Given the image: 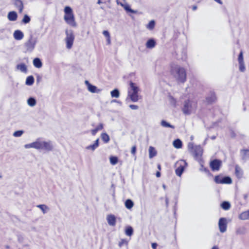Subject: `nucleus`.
<instances>
[{"mask_svg":"<svg viewBox=\"0 0 249 249\" xmlns=\"http://www.w3.org/2000/svg\"><path fill=\"white\" fill-rule=\"evenodd\" d=\"M128 241L125 239H122L119 242V247H122L124 245L127 246Z\"/></svg>","mask_w":249,"mask_h":249,"instance_id":"58836bf2","label":"nucleus"},{"mask_svg":"<svg viewBox=\"0 0 249 249\" xmlns=\"http://www.w3.org/2000/svg\"><path fill=\"white\" fill-rule=\"evenodd\" d=\"M170 102L173 106H176V101L172 96H169Z\"/></svg>","mask_w":249,"mask_h":249,"instance_id":"a18cd8bd","label":"nucleus"},{"mask_svg":"<svg viewBox=\"0 0 249 249\" xmlns=\"http://www.w3.org/2000/svg\"><path fill=\"white\" fill-rule=\"evenodd\" d=\"M36 43L37 38L34 37L32 35H31L28 40L24 44L26 51L32 52L34 50Z\"/></svg>","mask_w":249,"mask_h":249,"instance_id":"1a4fd4ad","label":"nucleus"},{"mask_svg":"<svg viewBox=\"0 0 249 249\" xmlns=\"http://www.w3.org/2000/svg\"><path fill=\"white\" fill-rule=\"evenodd\" d=\"M161 125L164 127L174 128V126L170 124L169 123H168V122L164 120H162L161 122Z\"/></svg>","mask_w":249,"mask_h":249,"instance_id":"c9c22d12","label":"nucleus"},{"mask_svg":"<svg viewBox=\"0 0 249 249\" xmlns=\"http://www.w3.org/2000/svg\"><path fill=\"white\" fill-rule=\"evenodd\" d=\"M216 100V96L215 93L213 92H210L209 95L206 97L207 102L211 104L214 102Z\"/></svg>","mask_w":249,"mask_h":249,"instance_id":"a211bd4d","label":"nucleus"},{"mask_svg":"<svg viewBox=\"0 0 249 249\" xmlns=\"http://www.w3.org/2000/svg\"><path fill=\"white\" fill-rule=\"evenodd\" d=\"M101 138H102V140H104V141L109 140V136L106 133H103V134H102Z\"/></svg>","mask_w":249,"mask_h":249,"instance_id":"c03bdc74","label":"nucleus"},{"mask_svg":"<svg viewBox=\"0 0 249 249\" xmlns=\"http://www.w3.org/2000/svg\"><path fill=\"white\" fill-rule=\"evenodd\" d=\"M109 160L110 162L112 165H115L118 161V158L115 156H111Z\"/></svg>","mask_w":249,"mask_h":249,"instance_id":"72a5a7b5","label":"nucleus"},{"mask_svg":"<svg viewBox=\"0 0 249 249\" xmlns=\"http://www.w3.org/2000/svg\"><path fill=\"white\" fill-rule=\"evenodd\" d=\"M48 143L45 141H35L29 144H26L25 147L26 148L33 147L36 149H45L46 150L50 149L48 147Z\"/></svg>","mask_w":249,"mask_h":249,"instance_id":"0eeeda50","label":"nucleus"},{"mask_svg":"<svg viewBox=\"0 0 249 249\" xmlns=\"http://www.w3.org/2000/svg\"><path fill=\"white\" fill-rule=\"evenodd\" d=\"M13 36L16 40H20L23 38L24 34L20 30H17L15 31Z\"/></svg>","mask_w":249,"mask_h":249,"instance_id":"4468645a","label":"nucleus"},{"mask_svg":"<svg viewBox=\"0 0 249 249\" xmlns=\"http://www.w3.org/2000/svg\"><path fill=\"white\" fill-rule=\"evenodd\" d=\"M214 0L220 4H223V2L221 0Z\"/></svg>","mask_w":249,"mask_h":249,"instance_id":"13d9d810","label":"nucleus"},{"mask_svg":"<svg viewBox=\"0 0 249 249\" xmlns=\"http://www.w3.org/2000/svg\"><path fill=\"white\" fill-rule=\"evenodd\" d=\"M129 85L130 89L128 91V96L132 102H137L139 100V88L132 82H130Z\"/></svg>","mask_w":249,"mask_h":249,"instance_id":"20e7f679","label":"nucleus"},{"mask_svg":"<svg viewBox=\"0 0 249 249\" xmlns=\"http://www.w3.org/2000/svg\"><path fill=\"white\" fill-rule=\"evenodd\" d=\"M112 102H116V103H120V102L118 101H117L116 100H113L112 101Z\"/></svg>","mask_w":249,"mask_h":249,"instance_id":"052dcab7","label":"nucleus"},{"mask_svg":"<svg viewBox=\"0 0 249 249\" xmlns=\"http://www.w3.org/2000/svg\"><path fill=\"white\" fill-rule=\"evenodd\" d=\"M23 133V131L22 130H18L16 132H15L13 133V136L15 137H20L21 136Z\"/></svg>","mask_w":249,"mask_h":249,"instance_id":"79ce46f5","label":"nucleus"},{"mask_svg":"<svg viewBox=\"0 0 249 249\" xmlns=\"http://www.w3.org/2000/svg\"><path fill=\"white\" fill-rule=\"evenodd\" d=\"M210 138H211L212 139H215V136H212V137H210Z\"/></svg>","mask_w":249,"mask_h":249,"instance_id":"0e129e2a","label":"nucleus"},{"mask_svg":"<svg viewBox=\"0 0 249 249\" xmlns=\"http://www.w3.org/2000/svg\"><path fill=\"white\" fill-rule=\"evenodd\" d=\"M196 108V103L188 100L184 102L182 111L185 115H188L194 111Z\"/></svg>","mask_w":249,"mask_h":249,"instance_id":"39448f33","label":"nucleus"},{"mask_svg":"<svg viewBox=\"0 0 249 249\" xmlns=\"http://www.w3.org/2000/svg\"><path fill=\"white\" fill-rule=\"evenodd\" d=\"M13 4L15 7L18 9L19 13H22L24 9V4L21 0H14Z\"/></svg>","mask_w":249,"mask_h":249,"instance_id":"ddd939ff","label":"nucleus"},{"mask_svg":"<svg viewBox=\"0 0 249 249\" xmlns=\"http://www.w3.org/2000/svg\"><path fill=\"white\" fill-rule=\"evenodd\" d=\"M157 155V151L154 147L150 146L149 148V157L152 158Z\"/></svg>","mask_w":249,"mask_h":249,"instance_id":"4be33fe9","label":"nucleus"},{"mask_svg":"<svg viewBox=\"0 0 249 249\" xmlns=\"http://www.w3.org/2000/svg\"><path fill=\"white\" fill-rule=\"evenodd\" d=\"M239 70L241 72H244L245 71V66L244 64V62H239Z\"/></svg>","mask_w":249,"mask_h":249,"instance_id":"a19ab883","label":"nucleus"},{"mask_svg":"<svg viewBox=\"0 0 249 249\" xmlns=\"http://www.w3.org/2000/svg\"><path fill=\"white\" fill-rule=\"evenodd\" d=\"M221 207L225 210H229L231 207V205L229 202L224 201L221 204Z\"/></svg>","mask_w":249,"mask_h":249,"instance_id":"7c9ffc66","label":"nucleus"},{"mask_svg":"<svg viewBox=\"0 0 249 249\" xmlns=\"http://www.w3.org/2000/svg\"><path fill=\"white\" fill-rule=\"evenodd\" d=\"M37 207L40 208L44 213L46 212V210L48 209L47 207L44 204L38 205Z\"/></svg>","mask_w":249,"mask_h":249,"instance_id":"ea45409f","label":"nucleus"},{"mask_svg":"<svg viewBox=\"0 0 249 249\" xmlns=\"http://www.w3.org/2000/svg\"><path fill=\"white\" fill-rule=\"evenodd\" d=\"M107 219L109 225L114 226L116 225V219L113 214H110L108 215Z\"/></svg>","mask_w":249,"mask_h":249,"instance_id":"2eb2a0df","label":"nucleus"},{"mask_svg":"<svg viewBox=\"0 0 249 249\" xmlns=\"http://www.w3.org/2000/svg\"><path fill=\"white\" fill-rule=\"evenodd\" d=\"M124 205L127 209H131L134 206V203L132 200L128 199L126 200Z\"/></svg>","mask_w":249,"mask_h":249,"instance_id":"393cba45","label":"nucleus"},{"mask_svg":"<svg viewBox=\"0 0 249 249\" xmlns=\"http://www.w3.org/2000/svg\"><path fill=\"white\" fill-rule=\"evenodd\" d=\"M85 84L88 86V87H89V85H90V84L89 83V82L87 80L85 81Z\"/></svg>","mask_w":249,"mask_h":249,"instance_id":"bf43d9fd","label":"nucleus"},{"mask_svg":"<svg viewBox=\"0 0 249 249\" xmlns=\"http://www.w3.org/2000/svg\"><path fill=\"white\" fill-rule=\"evenodd\" d=\"M191 140H192L194 139L193 137V136H191Z\"/></svg>","mask_w":249,"mask_h":249,"instance_id":"338daca9","label":"nucleus"},{"mask_svg":"<svg viewBox=\"0 0 249 249\" xmlns=\"http://www.w3.org/2000/svg\"><path fill=\"white\" fill-rule=\"evenodd\" d=\"M31 21V18L28 15H25L22 20V22L24 24H27Z\"/></svg>","mask_w":249,"mask_h":249,"instance_id":"f704fd0d","label":"nucleus"},{"mask_svg":"<svg viewBox=\"0 0 249 249\" xmlns=\"http://www.w3.org/2000/svg\"><path fill=\"white\" fill-rule=\"evenodd\" d=\"M196 8H197V7L196 6H194L193 7V10H196Z\"/></svg>","mask_w":249,"mask_h":249,"instance_id":"680f3d73","label":"nucleus"},{"mask_svg":"<svg viewBox=\"0 0 249 249\" xmlns=\"http://www.w3.org/2000/svg\"><path fill=\"white\" fill-rule=\"evenodd\" d=\"M188 149L196 160H198L202 157L203 150L200 145H195L192 142H189Z\"/></svg>","mask_w":249,"mask_h":249,"instance_id":"f03ea898","label":"nucleus"},{"mask_svg":"<svg viewBox=\"0 0 249 249\" xmlns=\"http://www.w3.org/2000/svg\"><path fill=\"white\" fill-rule=\"evenodd\" d=\"M175 140L178 141V140H180V139H175Z\"/></svg>","mask_w":249,"mask_h":249,"instance_id":"774afa93","label":"nucleus"},{"mask_svg":"<svg viewBox=\"0 0 249 249\" xmlns=\"http://www.w3.org/2000/svg\"><path fill=\"white\" fill-rule=\"evenodd\" d=\"M98 4H100L101 3V1H100V0H98V2H97Z\"/></svg>","mask_w":249,"mask_h":249,"instance_id":"69168bd1","label":"nucleus"},{"mask_svg":"<svg viewBox=\"0 0 249 249\" xmlns=\"http://www.w3.org/2000/svg\"><path fill=\"white\" fill-rule=\"evenodd\" d=\"M212 249H218V248L216 246H214L212 248Z\"/></svg>","mask_w":249,"mask_h":249,"instance_id":"e2e57ef3","label":"nucleus"},{"mask_svg":"<svg viewBox=\"0 0 249 249\" xmlns=\"http://www.w3.org/2000/svg\"><path fill=\"white\" fill-rule=\"evenodd\" d=\"M17 69L20 70L21 72H25V73L27 72V67L25 65V64H24L23 63L18 64L17 66Z\"/></svg>","mask_w":249,"mask_h":249,"instance_id":"5701e85b","label":"nucleus"},{"mask_svg":"<svg viewBox=\"0 0 249 249\" xmlns=\"http://www.w3.org/2000/svg\"><path fill=\"white\" fill-rule=\"evenodd\" d=\"M218 227L221 232L223 233L226 231L227 222L226 218H220L218 222Z\"/></svg>","mask_w":249,"mask_h":249,"instance_id":"f8f14e48","label":"nucleus"},{"mask_svg":"<svg viewBox=\"0 0 249 249\" xmlns=\"http://www.w3.org/2000/svg\"><path fill=\"white\" fill-rule=\"evenodd\" d=\"M98 142L99 141H95V142L93 144L87 146V148L88 149H91L92 150H94L98 146Z\"/></svg>","mask_w":249,"mask_h":249,"instance_id":"4c0bfd02","label":"nucleus"},{"mask_svg":"<svg viewBox=\"0 0 249 249\" xmlns=\"http://www.w3.org/2000/svg\"><path fill=\"white\" fill-rule=\"evenodd\" d=\"M88 89V90L92 93H98L100 91V89H97V88L96 86L91 84L89 85Z\"/></svg>","mask_w":249,"mask_h":249,"instance_id":"b1692460","label":"nucleus"},{"mask_svg":"<svg viewBox=\"0 0 249 249\" xmlns=\"http://www.w3.org/2000/svg\"><path fill=\"white\" fill-rule=\"evenodd\" d=\"M203 170L206 173H210V171H209V169L207 168H204Z\"/></svg>","mask_w":249,"mask_h":249,"instance_id":"5fc2aeb1","label":"nucleus"},{"mask_svg":"<svg viewBox=\"0 0 249 249\" xmlns=\"http://www.w3.org/2000/svg\"><path fill=\"white\" fill-rule=\"evenodd\" d=\"M33 62L34 66L37 68H40L42 66V63L39 58H35Z\"/></svg>","mask_w":249,"mask_h":249,"instance_id":"aec40b11","label":"nucleus"},{"mask_svg":"<svg viewBox=\"0 0 249 249\" xmlns=\"http://www.w3.org/2000/svg\"><path fill=\"white\" fill-rule=\"evenodd\" d=\"M151 246L153 249H157L158 244L156 243H152L151 244Z\"/></svg>","mask_w":249,"mask_h":249,"instance_id":"3c124183","label":"nucleus"},{"mask_svg":"<svg viewBox=\"0 0 249 249\" xmlns=\"http://www.w3.org/2000/svg\"><path fill=\"white\" fill-rule=\"evenodd\" d=\"M243 158L246 159L249 157V149H243L241 151Z\"/></svg>","mask_w":249,"mask_h":249,"instance_id":"473e14b6","label":"nucleus"},{"mask_svg":"<svg viewBox=\"0 0 249 249\" xmlns=\"http://www.w3.org/2000/svg\"><path fill=\"white\" fill-rule=\"evenodd\" d=\"M214 181L216 184H230L232 183V179L230 177H223L222 175L215 176Z\"/></svg>","mask_w":249,"mask_h":249,"instance_id":"9d476101","label":"nucleus"},{"mask_svg":"<svg viewBox=\"0 0 249 249\" xmlns=\"http://www.w3.org/2000/svg\"><path fill=\"white\" fill-rule=\"evenodd\" d=\"M187 165L188 164L185 160H180L177 161L175 165L176 167L175 173L176 175L178 177H181Z\"/></svg>","mask_w":249,"mask_h":249,"instance_id":"423d86ee","label":"nucleus"},{"mask_svg":"<svg viewBox=\"0 0 249 249\" xmlns=\"http://www.w3.org/2000/svg\"><path fill=\"white\" fill-rule=\"evenodd\" d=\"M133 233V229L132 227L128 226L126 227L125 230V234L129 236H131Z\"/></svg>","mask_w":249,"mask_h":249,"instance_id":"bb28decb","label":"nucleus"},{"mask_svg":"<svg viewBox=\"0 0 249 249\" xmlns=\"http://www.w3.org/2000/svg\"><path fill=\"white\" fill-rule=\"evenodd\" d=\"M34 83V78L32 75L29 76L27 77L26 80V84L27 85H32Z\"/></svg>","mask_w":249,"mask_h":249,"instance_id":"cd10ccee","label":"nucleus"},{"mask_svg":"<svg viewBox=\"0 0 249 249\" xmlns=\"http://www.w3.org/2000/svg\"><path fill=\"white\" fill-rule=\"evenodd\" d=\"M170 72L178 82L184 83L186 81V73L183 68L173 64L171 66Z\"/></svg>","mask_w":249,"mask_h":249,"instance_id":"f257e3e1","label":"nucleus"},{"mask_svg":"<svg viewBox=\"0 0 249 249\" xmlns=\"http://www.w3.org/2000/svg\"><path fill=\"white\" fill-rule=\"evenodd\" d=\"M173 145L176 148H180L182 146V141H173Z\"/></svg>","mask_w":249,"mask_h":249,"instance_id":"e433bc0d","label":"nucleus"},{"mask_svg":"<svg viewBox=\"0 0 249 249\" xmlns=\"http://www.w3.org/2000/svg\"><path fill=\"white\" fill-rule=\"evenodd\" d=\"M155 26V22L154 20H152L146 25V28L150 30H151L154 28Z\"/></svg>","mask_w":249,"mask_h":249,"instance_id":"2f4dec72","label":"nucleus"},{"mask_svg":"<svg viewBox=\"0 0 249 249\" xmlns=\"http://www.w3.org/2000/svg\"><path fill=\"white\" fill-rule=\"evenodd\" d=\"M28 105L30 107H34L36 103V100L33 97H30L27 100Z\"/></svg>","mask_w":249,"mask_h":249,"instance_id":"c85d7f7f","label":"nucleus"},{"mask_svg":"<svg viewBox=\"0 0 249 249\" xmlns=\"http://www.w3.org/2000/svg\"><path fill=\"white\" fill-rule=\"evenodd\" d=\"M235 175L238 178H241L243 176V172L238 165H236L235 166Z\"/></svg>","mask_w":249,"mask_h":249,"instance_id":"dca6fc26","label":"nucleus"},{"mask_svg":"<svg viewBox=\"0 0 249 249\" xmlns=\"http://www.w3.org/2000/svg\"><path fill=\"white\" fill-rule=\"evenodd\" d=\"M156 176L157 178H160V177L161 174L160 171H158L156 172Z\"/></svg>","mask_w":249,"mask_h":249,"instance_id":"864d4df0","label":"nucleus"},{"mask_svg":"<svg viewBox=\"0 0 249 249\" xmlns=\"http://www.w3.org/2000/svg\"><path fill=\"white\" fill-rule=\"evenodd\" d=\"M129 107L133 110L138 109L139 108L138 106L135 105H129Z\"/></svg>","mask_w":249,"mask_h":249,"instance_id":"de8ad7c7","label":"nucleus"},{"mask_svg":"<svg viewBox=\"0 0 249 249\" xmlns=\"http://www.w3.org/2000/svg\"><path fill=\"white\" fill-rule=\"evenodd\" d=\"M110 94L112 98H118L120 96V92L119 90L116 89L110 92Z\"/></svg>","mask_w":249,"mask_h":249,"instance_id":"c756f323","label":"nucleus"},{"mask_svg":"<svg viewBox=\"0 0 249 249\" xmlns=\"http://www.w3.org/2000/svg\"><path fill=\"white\" fill-rule=\"evenodd\" d=\"M241 220L249 219V210L247 211L242 212L239 216Z\"/></svg>","mask_w":249,"mask_h":249,"instance_id":"412c9836","label":"nucleus"},{"mask_svg":"<svg viewBox=\"0 0 249 249\" xmlns=\"http://www.w3.org/2000/svg\"><path fill=\"white\" fill-rule=\"evenodd\" d=\"M64 19L65 22L71 26L75 27L77 26L74 19V16L72 10L70 6H66L64 8Z\"/></svg>","mask_w":249,"mask_h":249,"instance_id":"7ed1b4c3","label":"nucleus"},{"mask_svg":"<svg viewBox=\"0 0 249 249\" xmlns=\"http://www.w3.org/2000/svg\"><path fill=\"white\" fill-rule=\"evenodd\" d=\"M111 43V39H110V37H109V38H107V44L108 45H109Z\"/></svg>","mask_w":249,"mask_h":249,"instance_id":"6e6d98bb","label":"nucleus"},{"mask_svg":"<svg viewBox=\"0 0 249 249\" xmlns=\"http://www.w3.org/2000/svg\"><path fill=\"white\" fill-rule=\"evenodd\" d=\"M238 62L239 63V62H244V60H243V52L242 51H241L239 55H238Z\"/></svg>","mask_w":249,"mask_h":249,"instance_id":"37998d69","label":"nucleus"},{"mask_svg":"<svg viewBox=\"0 0 249 249\" xmlns=\"http://www.w3.org/2000/svg\"><path fill=\"white\" fill-rule=\"evenodd\" d=\"M131 152L133 155H135L136 152V147L135 145L132 146Z\"/></svg>","mask_w":249,"mask_h":249,"instance_id":"09e8293b","label":"nucleus"},{"mask_svg":"<svg viewBox=\"0 0 249 249\" xmlns=\"http://www.w3.org/2000/svg\"><path fill=\"white\" fill-rule=\"evenodd\" d=\"M156 45V41L153 38H150L146 43V47L148 49H152Z\"/></svg>","mask_w":249,"mask_h":249,"instance_id":"6ab92c4d","label":"nucleus"},{"mask_svg":"<svg viewBox=\"0 0 249 249\" xmlns=\"http://www.w3.org/2000/svg\"><path fill=\"white\" fill-rule=\"evenodd\" d=\"M121 5L124 7L125 10L127 12H130L133 14H136L137 13V11L132 9L128 4L124 5L121 4Z\"/></svg>","mask_w":249,"mask_h":249,"instance_id":"a878e982","label":"nucleus"},{"mask_svg":"<svg viewBox=\"0 0 249 249\" xmlns=\"http://www.w3.org/2000/svg\"><path fill=\"white\" fill-rule=\"evenodd\" d=\"M221 161L217 159L213 160L210 163V166L213 171H218L221 166Z\"/></svg>","mask_w":249,"mask_h":249,"instance_id":"9b49d317","label":"nucleus"},{"mask_svg":"<svg viewBox=\"0 0 249 249\" xmlns=\"http://www.w3.org/2000/svg\"><path fill=\"white\" fill-rule=\"evenodd\" d=\"M7 18L10 21H16L18 18L17 13L15 11H10L8 14Z\"/></svg>","mask_w":249,"mask_h":249,"instance_id":"f3484780","label":"nucleus"},{"mask_svg":"<svg viewBox=\"0 0 249 249\" xmlns=\"http://www.w3.org/2000/svg\"><path fill=\"white\" fill-rule=\"evenodd\" d=\"M103 128V125L102 124H100L95 128L98 130H102Z\"/></svg>","mask_w":249,"mask_h":249,"instance_id":"8fccbe9b","label":"nucleus"},{"mask_svg":"<svg viewBox=\"0 0 249 249\" xmlns=\"http://www.w3.org/2000/svg\"><path fill=\"white\" fill-rule=\"evenodd\" d=\"M157 167H158V169L159 171H160L161 169V165L160 164H159V163L158 164Z\"/></svg>","mask_w":249,"mask_h":249,"instance_id":"4d7b16f0","label":"nucleus"},{"mask_svg":"<svg viewBox=\"0 0 249 249\" xmlns=\"http://www.w3.org/2000/svg\"><path fill=\"white\" fill-rule=\"evenodd\" d=\"M65 33L66 35L65 38L66 47L68 49H70L72 46L75 36L71 30H66Z\"/></svg>","mask_w":249,"mask_h":249,"instance_id":"6e6552de","label":"nucleus"},{"mask_svg":"<svg viewBox=\"0 0 249 249\" xmlns=\"http://www.w3.org/2000/svg\"><path fill=\"white\" fill-rule=\"evenodd\" d=\"M103 34L107 38H109V37H110L109 33L107 31H104L103 32Z\"/></svg>","mask_w":249,"mask_h":249,"instance_id":"49530a36","label":"nucleus"},{"mask_svg":"<svg viewBox=\"0 0 249 249\" xmlns=\"http://www.w3.org/2000/svg\"><path fill=\"white\" fill-rule=\"evenodd\" d=\"M98 131L96 129H94L91 130V134L92 135H95Z\"/></svg>","mask_w":249,"mask_h":249,"instance_id":"603ef678","label":"nucleus"}]
</instances>
